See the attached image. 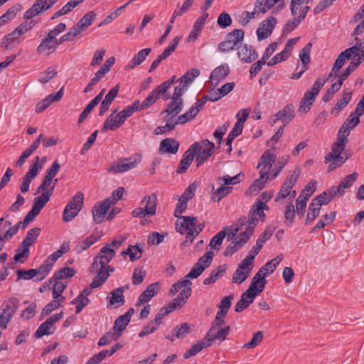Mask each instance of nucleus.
Wrapping results in <instances>:
<instances>
[{
	"label": "nucleus",
	"instance_id": "44",
	"mask_svg": "<svg viewBox=\"0 0 364 364\" xmlns=\"http://www.w3.org/2000/svg\"><path fill=\"white\" fill-rule=\"evenodd\" d=\"M227 235V232L225 230H223L218 232L215 235H214L210 241L209 245L214 250H219L220 246L223 243V241L225 236Z\"/></svg>",
	"mask_w": 364,
	"mask_h": 364
},
{
	"label": "nucleus",
	"instance_id": "16",
	"mask_svg": "<svg viewBox=\"0 0 364 364\" xmlns=\"http://www.w3.org/2000/svg\"><path fill=\"white\" fill-rule=\"evenodd\" d=\"M295 107L292 104L287 105L282 109L279 110L276 114V121H282L284 124H289L294 117Z\"/></svg>",
	"mask_w": 364,
	"mask_h": 364
},
{
	"label": "nucleus",
	"instance_id": "38",
	"mask_svg": "<svg viewBox=\"0 0 364 364\" xmlns=\"http://www.w3.org/2000/svg\"><path fill=\"white\" fill-rule=\"evenodd\" d=\"M97 14L95 11H90L85 14L77 22L81 27V30L85 31L95 19Z\"/></svg>",
	"mask_w": 364,
	"mask_h": 364
},
{
	"label": "nucleus",
	"instance_id": "37",
	"mask_svg": "<svg viewBox=\"0 0 364 364\" xmlns=\"http://www.w3.org/2000/svg\"><path fill=\"white\" fill-rule=\"evenodd\" d=\"M232 191V187L222 186L217 188L212 194V200L214 202L220 201L224 197L228 196Z\"/></svg>",
	"mask_w": 364,
	"mask_h": 364
},
{
	"label": "nucleus",
	"instance_id": "15",
	"mask_svg": "<svg viewBox=\"0 0 364 364\" xmlns=\"http://www.w3.org/2000/svg\"><path fill=\"white\" fill-rule=\"evenodd\" d=\"M160 289V284L159 282H155L146 287V289L140 294L136 306L149 302Z\"/></svg>",
	"mask_w": 364,
	"mask_h": 364
},
{
	"label": "nucleus",
	"instance_id": "56",
	"mask_svg": "<svg viewBox=\"0 0 364 364\" xmlns=\"http://www.w3.org/2000/svg\"><path fill=\"white\" fill-rule=\"evenodd\" d=\"M58 1V0H36L34 6L38 7L41 13H42L51 8Z\"/></svg>",
	"mask_w": 364,
	"mask_h": 364
},
{
	"label": "nucleus",
	"instance_id": "32",
	"mask_svg": "<svg viewBox=\"0 0 364 364\" xmlns=\"http://www.w3.org/2000/svg\"><path fill=\"white\" fill-rule=\"evenodd\" d=\"M183 107V102L178 101L177 100H171V102L167 105L166 109L163 112H166V117L171 116H176L179 114Z\"/></svg>",
	"mask_w": 364,
	"mask_h": 364
},
{
	"label": "nucleus",
	"instance_id": "52",
	"mask_svg": "<svg viewBox=\"0 0 364 364\" xmlns=\"http://www.w3.org/2000/svg\"><path fill=\"white\" fill-rule=\"evenodd\" d=\"M191 287L185 288L179 293L177 297L175 298L173 300L176 303H178L179 307H181L186 303L188 299L191 296Z\"/></svg>",
	"mask_w": 364,
	"mask_h": 364
},
{
	"label": "nucleus",
	"instance_id": "4",
	"mask_svg": "<svg viewBox=\"0 0 364 364\" xmlns=\"http://www.w3.org/2000/svg\"><path fill=\"white\" fill-rule=\"evenodd\" d=\"M83 200L84 194L82 192H77L72 197L64 209L63 214V221L69 222L77 215L82 208Z\"/></svg>",
	"mask_w": 364,
	"mask_h": 364
},
{
	"label": "nucleus",
	"instance_id": "10",
	"mask_svg": "<svg viewBox=\"0 0 364 364\" xmlns=\"http://www.w3.org/2000/svg\"><path fill=\"white\" fill-rule=\"evenodd\" d=\"M117 113V109L114 110L107 117V119L104 122V124L102 127L101 131L102 132H107L108 129L112 131H114L118 129L128 118V117L122 112V110L117 114L118 121L115 123H111L113 120V115Z\"/></svg>",
	"mask_w": 364,
	"mask_h": 364
},
{
	"label": "nucleus",
	"instance_id": "57",
	"mask_svg": "<svg viewBox=\"0 0 364 364\" xmlns=\"http://www.w3.org/2000/svg\"><path fill=\"white\" fill-rule=\"evenodd\" d=\"M302 21L299 20L298 17H294L292 19L288 21L282 28V35H287V33L294 31Z\"/></svg>",
	"mask_w": 364,
	"mask_h": 364
},
{
	"label": "nucleus",
	"instance_id": "55",
	"mask_svg": "<svg viewBox=\"0 0 364 364\" xmlns=\"http://www.w3.org/2000/svg\"><path fill=\"white\" fill-rule=\"evenodd\" d=\"M58 72L53 67H49L45 72L41 73L39 82L44 84L49 82L57 75Z\"/></svg>",
	"mask_w": 364,
	"mask_h": 364
},
{
	"label": "nucleus",
	"instance_id": "6",
	"mask_svg": "<svg viewBox=\"0 0 364 364\" xmlns=\"http://www.w3.org/2000/svg\"><path fill=\"white\" fill-rule=\"evenodd\" d=\"M40 157L36 156L34 158L33 163L30 166L28 172L23 178V181L20 184L19 188L22 193H26L29 191L31 182L37 176L39 171L43 168V164H39Z\"/></svg>",
	"mask_w": 364,
	"mask_h": 364
},
{
	"label": "nucleus",
	"instance_id": "51",
	"mask_svg": "<svg viewBox=\"0 0 364 364\" xmlns=\"http://www.w3.org/2000/svg\"><path fill=\"white\" fill-rule=\"evenodd\" d=\"M129 323V321L127 319H125L124 317L122 315H121L116 318L113 327V331L116 333H119L121 336L122 332L126 328Z\"/></svg>",
	"mask_w": 364,
	"mask_h": 364
},
{
	"label": "nucleus",
	"instance_id": "43",
	"mask_svg": "<svg viewBox=\"0 0 364 364\" xmlns=\"http://www.w3.org/2000/svg\"><path fill=\"white\" fill-rule=\"evenodd\" d=\"M355 44L352 47L347 48L348 50H351L350 53L353 55V58H355L357 56L360 55H364V39L359 38L358 36H355Z\"/></svg>",
	"mask_w": 364,
	"mask_h": 364
},
{
	"label": "nucleus",
	"instance_id": "7",
	"mask_svg": "<svg viewBox=\"0 0 364 364\" xmlns=\"http://www.w3.org/2000/svg\"><path fill=\"white\" fill-rule=\"evenodd\" d=\"M138 163L136 159H133L131 157H121L118 159L117 164H112L110 167L107 168V171L114 174L124 173L134 168Z\"/></svg>",
	"mask_w": 364,
	"mask_h": 364
},
{
	"label": "nucleus",
	"instance_id": "25",
	"mask_svg": "<svg viewBox=\"0 0 364 364\" xmlns=\"http://www.w3.org/2000/svg\"><path fill=\"white\" fill-rule=\"evenodd\" d=\"M124 291V287H119L112 290L107 297L109 299V305L118 304V306H122L125 301L123 295Z\"/></svg>",
	"mask_w": 364,
	"mask_h": 364
},
{
	"label": "nucleus",
	"instance_id": "39",
	"mask_svg": "<svg viewBox=\"0 0 364 364\" xmlns=\"http://www.w3.org/2000/svg\"><path fill=\"white\" fill-rule=\"evenodd\" d=\"M21 8V4H17L9 8L5 14L0 17V23L3 26L7 23L9 20L13 19Z\"/></svg>",
	"mask_w": 364,
	"mask_h": 364
},
{
	"label": "nucleus",
	"instance_id": "5",
	"mask_svg": "<svg viewBox=\"0 0 364 364\" xmlns=\"http://www.w3.org/2000/svg\"><path fill=\"white\" fill-rule=\"evenodd\" d=\"M200 149H201V146L198 141L194 142L190 146V147L185 151L181 160L180 161L176 170L177 174L184 173L188 170L193 161L196 151Z\"/></svg>",
	"mask_w": 364,
	"mask_h": 364
},
{
	"label": "nucleus",
	"instance_id": "46",
	"mask_svg": "<svg viewBox=\"0 0 364 364\" xmlns=\"http://www.w3.org/2000/svg\"><path fill=\"white\" fill-rule=\"evenodd\" d=\"M308 199L306 197H304L303 195H299L296 200V213L299 218H303L305 212Z\"/></svg>",
	"mask_w": 364,
	"mask_h": 364
},
{
	"label": "nucleus",
	"instance_id": "22",
	"mask_svg": "<svg viewBox=\"0 0 364 364\" xmlns=\"http://www.w3.org/2000/svg\"><path fill=\"white\" fill-rule=\"evenodd\" d=\"M277 160V156L272 153L269 149L266 150L259 159L257 167L262 166L261 170H268L272 167L273 164Z\"/></svg>",
	"mask_w": 364,
	"mask_h": 364
},
{
	"label": "nucleus",
	"instance_id": "48",
	"mask_svg": "<svg viewBox=\"0 0 364 364\" xmlns=\"http://www.w3.org/2000/svg\"><path fill=\"white\" fill-rule=\"evenodd\" d=\"M119 337V333H116L114 331H108L100 338L97 344L99 346H106L110 343L112 341H117Z\"/></svg>",
	"mask_w": 364,
	"mask_h": 364
},
{
	"label": "nucleus",
	"instance_id": "2",
	"mask_svg": "<svg viewBox=\"0 0 364 364\" xmlns=\"http://www.w3.org/2000/svg\"><path fill=\"white\" fill-rule=\"evenodd\" d=\"M20 301L16 297H10L0 307V328L6 329L8 323L18 311Z\"/></svg>",
	"mask_w": 364,
	"mask_h": 364
},
{
	"label": "nucleus",
	"instance_id": "53",
	"mask_svg": "<svg viewBox=\"0 0 364 364\" xmlns=\"http://www.w3.org/2000/svg\"><path fill=\"white\" fill-rule=\"evenodd\" d=\"M321 208L318 206H311V203L309 205L306 218L305 220V225H308L313 222L320 214Z\"/></svg>",
	"mask_w": 364,
	"mask_h": 364
},
{
	"label": "nucleus",
	"instance_id": "28",
	"mask_svg": "<svg viewBox=\"0 0 364 364\" xmlns=\"http://www.w3.org/2000/svg\"><path fill=\"white\" fill-rule=\"evenodd\" d=\"M352 92L346 91L343 92L342 97L337 101L334 107L331 110L332 114H337L343 109L351 100Z\"/></svg>",
	"mask_w": 364,
	"mask_h": 364
},
{
	"label": "nucleus",
	"instance_id": "31",
	"mask_svg": "<svg viewBox=\"0 0 364 364\" xmlns=\"http://www.w3.org/2000/svg\"><path fill=\"white\" fill-rule=\"evenodd\" d=\"M269 178L268 170H260V178L255 180L250 189L253 192H258L264 187V183Z\"/></svg>",
	"mask_w": 364,
	"mask_h": 364
},
{
	"label": "nucleus",
	"instance_id": "14",
	"mask_svg": "<svg viewBox=\"0 0 364 364\" xmlns=\"http://www.w3.org/2000/svg\"><path fill=\"white\" fill-rule=\"evenodd\" d=\"M219 327L217 332H215L216 328H213V326H211L205 336V339L208 340L209 343L215 340L225 341L227 336L229 334L230 328L229 326L224 328H221V326Z\"/></svg>",
	"mask_w": 364,
	"mask_h": 364
},
{
	"label": "nucleus",
	"instance_id": "26",
	"mask_svg": "<svg viewBox=\"0 0 364 364\" xmlns=\"http://www.w3.org/2000/svg\"><path fill=\"white\" fill-rule=\"evenodd\" d=\"M358 177V173L357 172H353V173L347 175L346 177L343 178L338 183V192L339 191L341 192V196H343L345 194V189L350 188Z\"/></svg>",
	"mask_w": 364,
	"mask_h": 364
},
{
	"label": "nucleus",
	"instance_id": "35",
	"mask_svg": "<svg viewBox=\"0 0 364 364\" xmlns=\"http://www.w3.org/2000/svg\"><path fill=\"white\" fill-rule=\"evenodd\" d=\"M213 149H203L196 151V167L198 168L203 165L212 155Z\"/></svg>",
	"mask_w": 364,
	"mask_h": 364
},
{
	"label": "nucleus",
	"instance_id": "60",
	"mask_svg": "<svg viewBox=\"0 0 364 364\" xmlns=\"http://www.w3.org/2000/svg\"><path fill=\"white\" fill-rule=\"evenodd\" d=\"M217 23L220 28H225L231 25L232 18L229 14L226 12H223L218 16Z\"/></svg>",
	"mask_w": 364,
	"mask_h": 364
},
{
	"label": "nucleus",
	"instance_id": "64",
	"mask_svg": "<svg viewBox=\"0 0 364 364\" xmlns=\"http://www.w3.org/2000/svg\"><path fill=\"white\" fill-rule=\"evenodd\" d=\"M250 112V109H242L237 114V122L235 125H238L240 127H242L243 129V124L247 121L249 117V114Z\"/></svg>",
	"mask_w": 364,
	"mask_h": 364
},
{
	"label": "nucleus",
	"instance_id": "18",
	"mask_svg": "<svg viewBox=\"0 0 364 364\" xmlns=\"http://www.w3.org/2000/svg\"><path fill=\"white\" fill-rule=\"evenodd\" d=\"M115 255L114 250L109 247V245H105L102 247L100 252L95 256L99 259V263L102 268L105 267L106 264L113 259Z\"/></svg>",
	"mask_w": 364,
	"mask_h": 364
},
{
	"label": "nucleus",
	"instance_id": "58",
	"mask_svg": "<svg viewBox=\"0 0 364 364\" xmlns=\"http://www.w3.org/2000/svg\"><path fill=\"white\" fill-rule=\"evenodd\" d=\"M254 229L252 226H247L244 232L240 234V240L237 242L239 243V247H242L248 242L251 235L254 233Z\"/></svg>",
	"mask_w": 364,
	"mask_h": 364
},
{
	"label": "nucleus",
	"instance_id": "11",
	"mask_svg": "<svg viewBox=\"0 0 364 364\" xmlns=\"http://www.w3.org/2000/svg\"><path fill=\"white\" fill-rule=\"evenodd\" d=\"M240 48L237 55L242 63H251L257 58V53L252 46L244 44L241 45Z\"/></svg>",
	"mask_w": 364,
	"mask_h": 364
},
{
	"label": "nucleus",
	"instance_id": "40",
	"mask_svg": "<svg viewBox=\"0 0 364 364\" xmlns=\"http://www.w3.org/2000/svg\"><path fill=\"white\" fill-rule=\"evenodd\" d=\"M52 268V264H49L44 261L38 269H35V271H36V277L35 281L38 282L44 279L51 271Z\"/></svg>",
	"mask_w": 364,
	"mask_h": 364
},
{
	"label": "nucleus",
	"instance_id": "50",
	"mask_svg": "<svg viewBox=\"0 0 364 364\" xmlns=\"http://www.w3.org/2000/svg\"><path fill=\"white\" fill-rule=\"evenodd\" d=\"M279 0H257L256 7L260 8L262 14L267 13L271 9Z\"/></svg>",
	"mask_w": 364,
	"mask_h": 364
},
{
	"label": "nucleus",
	"instance_id": "36",
	"mask_svg": "<svg viewBox=\"0 0 364 364\" xmlns=\"http://www.w3.org/2000/svg\"><path fill=\"white\" fill-rule=\"evenodd\" d=\"M47 50H50L51 53L55 51V46L53 41V38H49L48 36L42 39L41 43L37 47V53L42 54Z\"/></svg>",
	"mask_w": 364,
	"mask_h": 364
},
{
	"label": "nucleus",
	"instance_id": "42",
	"mask_svg": "<svg viewBox=\"0 0 364 364\" xmlns=\"http://www.w3.org/2000/svg\"><path fill=\"white\" fill-rule=\"evenodd\" d=\"M191 332V329L187 323H183L179 326H176L172 330L173 336L177 338H183Z\"/></svg>",
	"mask_w": 364,
	"mask_h": 364
},
{
	"label": "nucleus",
	"instance_id": "41",
	"mask_svg": "<svg viewBox=\"0 0 364 364\" xmlns=\"http://www.w3.org/2000/svg\"><path fill=\"white\" fill-rule=\"evenodd\" d=\"M296 210L292 203H289L284 210L285 224L287 226H291L295 218Z\"/></svg>",
	"mask_w": 364,
	"mask_h": 364
},
{
	"label": "nucleus",
	"instance_id": "54",
	"mask_svg": "<svg viewBox=\"0 0 364 364\" xmlns=\"http://www.w3.org/2000/svg\"><path fill=\"white\" fill-rule=\"evenodd\" d=\"M293 186L289 184L287 181H284L282 185L279 193H277L275 201L277 202L281 199L286 198L288 196L291 194V190Z\"/></svg>",
	"mask_w": 364,
	"mask_h": 364
},
{
	"label": "nucleus",
	"instance_id": "12",
	"mask_svg": "<svg viewBox=\"0 0 364 364\" xmlns=\"http://www.w3.org/2000/svg\"><path fill=\"white\" fill-rule=\"evenodd\" d=\"M230 73V68L227 63H223L220 66L215 68L210 73L209 81L214 86L218 85V83L224 80Z\"/></svg>",
	"mask_w": 364,
	"mask_h": 364
},
{
	"label": "nucleus",
	"instance_id": "61",
	"mask_svg": "<svg viewBox=\"0 0 364 364\" xmlns=\"http://www.w3.org/2000/svg\"><path fill=\"white\" fill-rule=\"evenodd\" d=\"M37 305L35 302H32L21 313V318L28 320L32 318L36 312Z\"/></svg>",
	"mask_w": 364,
	"mask_h": 364
},
{
	"label": "nucleus",
	"instance_id": "47",
	"mask_svg": "<svg viewBox=\"0 0 364 364\" xmlns=\"http://www.w3.org/2000/svg\"><path fill=\"white\" fill-rule=\"evenodd\" d=\"M52 326H53L47 320H46L39 326V327L34 333V336L36 338H42L43 336H48L52 334L53 332L50 331Z\"/></svg>",
	"mask_w": 364,
	"mask_h": 364
},
{
	"label": "nucleus",
	"instance_id": "62",
	"mask_svg": "<svg viewBox=\"0 0 364 364\" xmlns=\"http://www.w3.org/2000/svg\"><path fill=\"white\" fill-rule=\"evenodd\" d=\"M18 279H23L26 280L31 279H36V271H35V269H30L28 270H23V269H18L16 271Z\"/></svg>",
	"mask_w": 364,
	"mask_h": 364
},
{
	"label": "nucleus",
	"instance_id": "34",
	"mask_svg": "<svg viewBox=\"0 0 364 364\" xmlns=\"http://www.w3.org/2000/svg\"><path fill=\"white\" fill-rule=\"evenodd\" d=\"M179 219L183 220V222L181 223V227L178 228V223H176V229L177 232H180L181 234H183V231L182 229H190V228L196 227V223L197 221L196 217H191V216H181Z\"/></svg>",
	"mask_w": 364,
	"mask_h": 364
},
{
	"label": "nucleus",
	"instance_id": "59",
	"mask_svg": "<svg viewBox=\"0 0 364 364\" xmlns=\"http://www.w3.org/2000/svg\"><path fill=\"white\" fill-rule=\"evenodd\" d=\"M165 237V235L160 234L158 232H151L147 239V243L149 245H159L163 242Z\"/></svg>",
	"mask_w": 364,
	"mask_h": 364
},
{
	"label": "nucleus",
	"instance_id": "23",
	"mask_svg": "<svg viewBox=\"0 0 364 364\" xmlns=\"http://www.w3.org/2000/svg\"><path fill=\"white\" fill-rule=\"evenodd\" d=\"M146 202L144 211L147 213L148 216H152L156 214L157 205V196L155 193H151L148 196H145L141 201V203Z\"/></svg>",
	"mask_w": 364,
	"mask_h": 364
},
{
	"label": "nucleus",
	"instance_id": "13",
	"mask_svg": "<svg viewBox=\"0 0 364 364\" xmlns=\"http://www.w3.org/2000/svg\"><path fill=\"white\" fill-rule=\"evenodd\" d=\"M179 142L173 138H166L159 144V154H176L179 149Z\"/></svg>",
	"mask_w": 364,
	"mask_h": 364
},
{
	"label": "nucleus",
	"instance_id": "30",
	"mask_svg": "<svg viewBox=\"0 0 364 364\" xmlns=\"http://www.w3.org/2000/svg\"><path fill=\"white\" fill-rule=\"evenodd\" d=\"M351 51V50L346 49L338 55L333 64L332 71L338 72L344 65L346 62L350 59L351 56L353 55L350 53Z\"/></svg>",
	"mask_w": 364,
	"mask_h": 364
},
{
	"label": "nucleus",
	"instance_id": "33",
	"mask_svg": "<svg viewBox=\"0 0 364 364\" xmlns=\"http://www.w3.org/2000/svg\"><path fill=\"white\" fill-rule=\"evenodd\" d=\"M252 268H248L247 270L240 269V266H237L235 272L232 274V281L235 284H240L245 282L249 277L251 272Z\"/></svg>",
	"mask_w": 364,
	"mask_h": 364
},
{
	"label": "nucleus",
	"instance_id": "9",
	"mask_svg": "<svg viewBox=\"0 0 364 364\" xmlns=\"http://www.w3.org/2000/svg\"><path fill=\"white\" fill-rule=\"evenodd\" d=\"M277 23V19L273 16H270L263 21L257 30V36L258 41H262L267 38L272 33Z\"/></svg>",
	"mask_w": 364,
	"mask_h": 364
},
{
	"label": "nucleus",
	"instance_id": "24",
	"mask_svg": "<svg viewBox=\"0 0 364 364\" xmlns=\"http://www.w3.org/2000/svg\"><path fill=\"white\" fill-rule=\"evenodd\" d=\"M76 274V270L73 268L65 267L57 270L53 277L48 280L49 284L52 285L53 282L56 280L65 279L67 278L73 277Z\"/></svg>",
	"mask_w": 364,
	"mask_h": 364
},
{
	"label": "nucleus",
	"instance_id": "8",
	"mask_svg": "<svg viewBox=\"0 0 364 364\" xmlns=\"http://www.w3.org/2000/svg\"><path fill=\"white\" fill-rule=\"evenodd\" d=\"M112 201L111 198H107L104 200L95 204L92 208V217L95 223L100 224L104 221L105 215L112 205Z\"/></svg>",
	"mask_w": 364,
	"mask_h": 364
},
{
	"label": "nucleus",
	"instance_id": "20",
	"mask_svg": "<svg viewBox=\"0 0 364 364\" xmlns=\"http://www.w3.org/2000/svg\"><path fill=\"white\" fill-rule=\"evenodd\" d=\"M325 163H330L328 166V172H331L336 170L337 168L341 167L346 161L344 156L341 154H327L325 156Z\"/></svg>",
	"mask_w": 364,
	"mask_h": 364
},
{
	"label": "nucleus",
	"instance_id": "3",
	"mask_svg": "<svg viewBox=\"0 0 364 364\" xmlns=\"http://www.w3.org/2000/svg\"><path fill=\"white\" fill-rule=\"evenodd\" d=\"M245 36V32L242 29H234L228 33L225 40L218 45L220 52L225 53L235 49H237L242 45Z\"/></svg>",
	"mask_w": 364,
	"mask_h": 364
},
{
	"label": "nucleus",
	"instance_id": "27",
	"mask_svg": "<svg viewBox=\"0 0 364 364\" xmlns=\"http://www.w3.org/2000/svg\"><path fill=\"white\" fill-rule=\"evenodd\" d=\"M211 343H209L208 340H206V341H198L197 343L192 345L191 347L183 354V358L185 359H188L194 356L203 349L209 347Z\"/></svg>",
	"mask_w": 364,
	"mask_h": 364
},
{
	"label": "nucleus",
	"instance_id": "63",
	"mask_svg": "<svg viewBox=\"0 0 364 364\" xmlns=\"http://www.w3.org/2000/svg\"><path fill=\"white\" fill-rule=\"evenodd\" d=\"M38 21L37 20H26L21 23H20L17 28L20 31L21 33L23 35L26 32L31 31Z\"/></svg>",
	"mask_w": 364,
	"mask_h": 364
},
{
	"label": "nucleus",
	"instance_id": "19",
	"mask_svg": "<svg viewBox=\"0 0 364 364\" xmlns=\"http://www.w3.org/2000/svg\"><path fill=\"white\" fill-rule=\"evenodd\" d=\"M102 237V233L99 232L96 235L91 234L85 240L81 242H79L75 246V250L77 253H81L83 251L87 250L89 247H90L92 245L97 242L100 238Z\"/></svg>",
	"mask_w": 364,
	"mask_h": 364
},
{
	"label": "nucleus",
	"instance_id": "21",
	"mask_svg": "<svg viewBox=\"0 0 364 364\" xmlns=\"http://www.w3.org/2000/svg\"><path fill=\"white\" fill-rule=\"evenodd\" d=\"M151 52V48H144L139 50L133 58L126 65V70L134 69L136 66L140 65L144 62L146 58L150 54Z\"/></svg>",
	"mask_w": 364,
	"mask_h": 364
},
{
	"label": "nucleus",
	"instance_id": "1",
	"mask_svg": "<svg viewBox=\"0 0 364 364\" xmlns=\"http://www.w3.org/2000/svg\"><path fill=\"white\" fill-rule=\"evenodd\" d=\"M326 82V79L318 77L314 83L311 90H307L299 104V112L304 113L308 112L314 102L317 95L319 94L321 89L323 87Z\"/></svg>",
	"mask_w": 364,
	"mask_h": 364
},
{
	"label": "nucleus",
	"instance_id": "45",
	"mask_svg": "<svg viewBox=\"0 0 364 364\" xmlns=\"http://www.w3.org/2000/svg\"><path fill=\"white\" fill-rule=\"evenodd\" d=\"M30 251L29 248L26 246H20V247L17 248L16 250V254L13 257L14 263L20 261L21 262H23L24 260L27 259L29 257Z\"/></svg>",
	"mask_w": 364,
	"mask_h": 364
},
{
	"label": "nucleus",
	"instance_id": "17",
	"mask_svg": "<svg viewBox=\"0 0 364 364\" xmlns=\"http://www.w3.org/2000/svg\"><path fill=\"white\" fill-rule=\"evenodd\" d=\"M276 228L267 227L264 231L259 235L256 241V245L254 246L250 250V253L254 255L259 254L260 250L262 248L264 243L268 240L273 235Z\"/></svg>",
	"mask_w": 364,
	"mask_h": 364
},
{
	"label": "nucleus",
	"instance_id": "29",
	"mask_svg": "<svg viewBox=\"0 0 364 364\" xmlns=\"http://www.w3.org/2000/svg\"><path fill=\"white\" fill-rule=\"evenodd\" d=\"M41 231V230L39 228H33L29 230L21 242V246H26L28 248L32 246L36 242Z\"/></svg>",
	"mask_w": 364,
	"mask_h": 364
},
{
	"label": "nucleus",
	"instance_id": "49",
	"mask_svg": "<svg viewBox=\"0 0 364 364\" xmlns=\"http://www.w3.org/2000/svg\"><path fill=\"white\" fill-rule=\"evenodd\" d=\"M200 72L198 68H193L187 71L181 78V83L187 85L191 83L196 77L199 76Z\"/></svg>",
	"mask_w": 364,
	"mask_h": 364
}]
</instances>
